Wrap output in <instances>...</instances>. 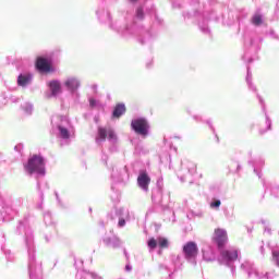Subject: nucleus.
Instances as JSON below:
<instances>
[{"mask_svg": "<svg viewBox=\"0 0 279 279\" xmlns=\"http://www.w3.org/2000/svg\"><path fill=\"white\" fill-rule=\"evenodd\" d=\"M52 125L58 130V136L63 138V141H69L75 134V130L68 117L57 116L52 118Z\"/></svg>", "mask_w": 279, "mask_h": 279, "instance_id": "f257e3e1", "label": "nucleus"}, {"mask_svg": "<svg viewBox=\"0 0 279 279\" xmlns=\"http://www.w3.org/2000/svg\"><path fill=\"white\" fill-rule=\"evenodd\" d=\"M24 171L28 175H45V158L40 155H34L24 163Z\"/></svg>", "mask_w": 279, "mask_h": 279, "instance_id": "f03ea898", "label": "nucleus"}, {"mask_svg": "<svg viewBox=\"0 0 279 279\" xmlns=\"http://www.w3.org/2000/svg\"><path fill=\"white\" fill-rule=\"evenodd\" d=\"M131 128L140 134V136H147L149 134V122L145 118H136L132 120Z\"/></svg>", "mask_w": 279, "mask_h": 279, "instance_id": "7ed1b4c3", "label": "nucleus"}, {"mask_svg": "<svg viewBox=\"0 0 279 279\" xmlns=\"http://www.w3.org/2000/svg\"><path fill=\"white\" fill-rule=\"evenodd\" d=\"M241 269H243L244 271H247L248 278L269 279V277L267 276V272L262 271L260 268L254 267V265H252V263L250 262H244L241 265Z\"/></svg>", "mask_w": 279, "mask_h": 279, "instance_id": "20e7f679", "label": "nucleus"}, {"mask_svg": "<svg viewBox=\"0 0 279 279\" xmlns=\"http://www.w3.org/2000/svg\"><path fill=\"white\" fill-rule=\"evenodd\" d=\"M239 258V250L236 248H227L221 252L219 257V263L221 265H227L228 267H232V263Z\"/></svg>", "mask_w": 279, "mask_h": 279, "instance_id": "39448f33", "label": "nucleus"}, {"mask_svg": "<svg viewBox=\"0 0 279 279\" xmlns=\"http://www.w3.org/2000/svg\"><path fill=\"white\" fill-rule=\"evenodd\" d=\"M63 86L70 95H75L82 88V81L77 76H68L63 81Z\"/></svg>", "mask_w": 279, "mask_h": 279, "instance_id": "423d86ee", "label": "nucleus"}, {"mask_svg": "<svg viewBox=\"0 0 279 279\" xmlns=\"http://www.w3.org/2000/svg\"><path fill=\"white\" fill-rule=\"evenodd\" d=\"M198 252L199 248L195 242H187L183 245V256L189 262L195 263V258H197Z\"/></svg>", "mask_w": 279, "mask_h": 279, "instance_id": "0eeeda50", "label": "nucleus"}, {"mask_svg": "<svg viewBox=\"0 0 279 279\" xmlns=\"http://www.w3.org/2000/svg\"><path fill=\"white\" fill-rule=\"evenodd\" d=\"M48 93H46L47 99H51L53 97H60L62 95V83L58 80H52L47 83Z\"/></svg>", "mask_w": 279, "mask_h": 279, "instance_id": "6e6552de", "label": "nucleus"}, {"mask_svg": "<svg viewBox=\"0 0 279 279\" xmlns=\"http://www.w3.org/2000/svg\"><path fill=\"white\" fill-rule=\"evenodd\" d=\"M108 136L109 141H117V134L112 130H106L104 128H98V134L96 136V143L98 145H101L106 141V137Z\"/></svg>", "mask_w": 279, "mask_h": 279, "instance_id": "1a4fd4ad", "label": "nucleus"}, {"mask_svg": "<svg viewBox=\"0 0 279 279\" xmlns=\"http://www.w3.org/2000/svg\"><path fill=\"white\" fill-rule=\"evenodd\" d=\"M213 240L218 247H223L225 243H228V231L222 228L215 229Z\"/></svg>", "mask_w": 279, "mask_h": 279, "instance_id": "9d476101", "label": "nucleus"}, {"mask_svg": "<svg viewBox=\"0 0 279 279\" xmlns=\"http://www.w3.org/2000/svg\"><path fill=\"white\" fill-rule=\"evenodd\" d=\"M149 250H156V247L167 248L169 247V240L167 238L159 236L157 239L150 238L147 242Z\"/></svg>", "mask_w": 279, "mask_h": 279, "instance_id": "9b49d317", "label": "nucleus"}, {"mask_svg": "<svg viewBox=\"0 0 279 279\" xmlns=\"http://www.w3.org/2000/svg\"><path fill=\"white\" fill-rule=\"evenodd\" d=\"M36 66L41 73H50V71H53L51 68V60L45 57L37 58Z\"/></svg>", "mask_w": 279, "mask_h": 279, "instance_id": "f8f14e48", "label": "nucleus"}, {"mask_svg": "<svg viewBox=\"0 0 279 279\" xmlns=\"http://www.w3.org/2000/svg\"><path fill=\"white\" fill-rule=\"evenodd\" d=\"M32 80H34V76L32 73L25 72L17 76V86H21L22 88H25L32 84Z\"/></svg>", "mask_w": 279, "mask_h": 279, "instance_id": "ddd939ff", "label": "nucleus"}, {"mask_svg": "<svg viewBox=\"0 0 279 279\" xmlns=\"http://www.w3.org/2000/svg\"><path fill=\"white\" fill-rule=\"evenodd\" d=\"M149 182H151V179L149 178L147 172L140 173L137 178V184L140 189H142L143 191H149Z\"/></svg>", "mask_w": 279, "mask_h": 279, "instance_id": "4468645a", "label": "nucleus"}, {"mask_svg": "<svg viewBox=\"0 0 279 279\" xmlns=\"http://www.w3.org/2000/svg\"><path fill=\"white\" fill-rule=\"evenodd\" d=\"M104 243L105 245H107V247H119L121 245V240H119V238L117 236H111V238H105L104 239Z\"/></svg>", "mask_w": 279, "mask_h": 279, "instance_id": "2eb2a0df", "label": "nucleus"}, {"mask_svg": "<svg viewBox=\"0 0 279 279\" xmlns=\"http://www.w3.org/2000/svg\"><path fill=\"white\" fill-rule=\"evenodd\" d=\"M76 279H104V277L95 272L82 271L77 272Z\"/></svg>", "mask_w": 279, "mask_h": 279, "instance_id": "dca6fc26", "label": "nucleus"}, {"mask_svg": "<svg viewBox=\"0 0 279 279\" xmlns=\"http://www.w3.org/2000/svg\"><path fill=\"white\" fill-rule=\"evenodd\" d=\"M182 167L184 169H187V171L191 175H195V173H197V165L193 161L186 160V161L182 162Z\"/></svg>", "mask_w": 279, "mask_h": 279, "instance_id": "f3484780", "label": "nucleus"}, {"mask_svg": "<svg viewBox=\"0 0 279 279\" xmlns=\"http://www.w3.org/2000/svg\"><path fill=\"white\" fill-rule=\"evenodd\" d=\"M123 114H125V105L124 104L117 105L113 110V117H116V119H119V117Z\"/></svg>", "mask_w": 279, "mask_h": 279, "instance_id": "a211bd4d", "label": "nucleus"}, {"mask_svg": "<svg viewBox=\"0 0 279 279\" xmlns=\"http://www.w3.org/2000/svg\"><path fill=\"white\" fill-rule=\"evenodd\" d=\"M203 258L204 260L210 262L215 258V253L213 252V248L206 247L203 248Z\"/></svg>", "mask_w": 279, "mask_h": 279, "instance_id": "6ab92c4d", "label": "nucleus"}, {"mask_svg": "<svg viewBox=\"0 0 279 279\" xmlns=\"http://www.w3.org/2000/svg\"><path fill=\"white\" fill-rule=\"evenodd\" d=\"M98 19L102 22L110 21V13L106 10H100L96 12Z\"/></svg>", "mask_w": 279, "mask_h": 279, "instance_id": "aec40b11", "label": "nucleus"}, {"mask_svg": "<svg viewBox=\"0 0 279 279\" xmlns=\"http://www.w3.org/2000/svg\"><path fill=\"white\" fill-rule=\"evenodd\" d=\"M25 114H32V112H34V106L29 102H25L23 106H22Z\"/></svg>", "mask_w": 279, "mask_h": 279, "instance_id": "412c9836", "label": "nucleus"}, {"mask_svg": "<svg viewBox=\"0 0 279 279\" xmlns=\"http://www.w3.org/2000/svg\"><path fill=\"white\" fill-rule=\"evenodd\" d=\"M253 25H263V15L260 14H255L253 16Z\"/></svg>", "mask_w": 279, "mask_h": 279, "instance_id": "4be33fe9", "label": "nucleus"}, {"mask_svg": "<svg viewBox=\"0 0 279 279\" xmlns=\"http://www.w3.org/2000/svg\"><path fill=\"white\" fill-rule=\"evenodd\" d=\"M220 206H221L220 199H214L210 203V208H213L214 210H219Z\"/></svg>", "mask_w": 279, "mask_h": 279, "instance_id": "5701e85b", "label": "nucleus"}, {"mask_svg": "<svg viewBox=\"0 0 279 279\" xmlns=\"http://www.w3.org/2000/svg\"><path fill=\"white\" fill-rule=\"evenodd\" d=\"M272 263L279 267V251L272 250Z\"/></svg>", "mask_w": 279, "mask_h": 279, "instance_id": "b1692460", "label": "nucleus"}, {"mask_svg": "<svg viewBox=\"0 0 279 279\" xmlns=\"http://www.w3.org/2000/svg\"><path fill=\"white\" fill-rule=\"evenodd\" d=\"M246 82L252 90H256V87L252 85V72H250V69H247Z\"/></svg>", "mask_w": 279, "mask_h": 279, "instance_id": "393cba45", "label": "nucleus"}, {"mask_svg": "<svg viewBox=\"0 0 279 279\" xmlns=\"http://www.w3.org/2000/svg\"><path fill=\"white\" fill-rule=\"evenodd\" d=\"M28 269H29L31 276H32V274H34V256L29 257Z\"/></svg>", "mask_w": 279, "mask_h": 279, "instance_id": "a878e982", "label": "nucleus"}, {"mask_svg": "<svg viewBox=\"0 0 279 279\" xmlns=\"http://www.w3.org/2000/svg\"><path fill=\"white\" fill-rule=\"evenodd\" d=\"M99 105V102H97V100L95 99V98H90L89 99V106L92 107V108H95V107H97Z\"/></svg>", "mask_w": 279, "mask_h": 279, "instance_id": "bb28decb", "label": "nucleus"}, {"mask_svg": "<svg viewBox=\"0 0 279 279\" xmlns=\"http://www.w3.org/2000/svg\"><path fill=\"white\" fill-rule=\"evenodd\" d=\"M266 125H267V130H271V120L267 116H266Z\"/></svg>", "mask_w": 279, "mask_h": 279, "instance_id": "cd10ccee", "label": "nucleus"}, {"mask_svg": "<svg viewBox=\"0 0 279 279\" xmlns=\"http://www.w3.org/2000/svg\"><path fill=\"white\" fill-rule=\"evenodd\" d=\"M136 14H137V19H143V9H137L136 11Z\"/></svg>", "mask_w": 279, "mask_h": 279, "instance_id": "c85d7f7f", "label": "nucleus"}, {"mask_svg": "<svg viewBox=\"0 0 279 279\" xmlns=\"http://www.w3.org/2000/svg\"><path fill=\"white\" fill-rule=\"evenodd\" d=\"M271 193H272V195L279 194V186L272 187V189H271Z\"/></svg>", "mask_w": 279, "mask_h": 279, "instance_id": "c756f323", "label": "nucleus"}, {"mask_svg": "<svg viewBox=\"0 0 279 279\" xmlns=\"http://www.w3.org/2000/svg\"><path fill=\"white\" fill-rule=\"evenodd\" d=\"M119 228H123L125 226V219L121 218L118 222Z\"/></svg>", "mask_w": 279, "mask_h": 279, "instance_id": "7c9ffc66", "label": "nucleus"}, {"mask_svg": "<svg viewBox=\"0 0 279 279\" xmlns=\"http://www.w3.org/2000/svg\"><path fill=\"white\" fill-rule=\"evenodd\" d=\"M125 271H132V266L130 264L125 266Z\"/></svg>", "mask_w": 279, "mask_h": 279, "instance_id": "2f4dec72", "label": "nucleus"}, {"mask_svg": "<svg viewBox=\"0 0 279 279\" xmlns=\"http://www.w3.org/2000/svg\"><path fill=\"white\" fill-rule=\"evenodd\" d=\"M92 88H93L94 90H97V85H93Z\"/></svg>", "mask_w": 279, "mask_h": 279, "instance_id": "473e14b6", "label": "nucleus"}, {"mask_svg": "<svg viewBox=\"0 0 279 279\" xmlns=\"http://www.w3.org/2000/svg\"><path fill=\"white\" fill-rule=\"evenodd\" d=\"M107 158H108L107 156H102V160H107Z\"/></svg>", "mask_w": 279, "mask_h": 279, "instance_id": "72a5a7b5", "label": "nucleus"}, {"mask_svg": "<svg viewBox=\"0 0 279 279\" xmlns=\"http://www.w3.org/2000/svg\"><path fill=\"white\" fill-rule=\"evenodd\" d=\"M232 274H234V268L231 269Z\"/></svg>", "mask_w": 279, "mask_h": 279, "instance_id": "f704fd0d", "label": "nucleus"}, {"mask_svg": "<svg viewBox=\"0 0 279 279\" xmlns=\"http://www.w3.org/2000/svg\"><path fill=\"white\" fill-rule=\"evenodd\" d=\"M125 215H128V211H125Z\"/></svg>", "mask_w": 279, "mask_h": 279, "instance_id": "c9c22d12", "label": "nucleus"}, {"mask_svg": "<svg viewBox=\"0 0 279 279\" xmlns=\"http://www.w3.org/2000/svg\"><path fill=\"white\" fill-rule=\"evenodd\" d=\"M262 253H263V247H262Z\"/></svg>", "mask_w": 279, "mask_h": 279, "instance_id": "e433bc0d", "label": "nucleus"}]
</instances>
